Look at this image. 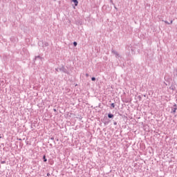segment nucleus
I'll return each instance as SVG.
<instances>
[{"label":"nucleus","mask_w":177,"mask_h":177,"mask_svg":"<svg viewBox=\"0 0 177 177\" xmlns=\"http://www.w3.org/2000/svg\"><path fill=\"white\" fill-rule=\"evenodd\" d=\"M59 71H60L61 73H64L65 74H68V71H67L64 68V66H62V67L59 68Z\"/></svg>","instance_id":"obj_1"},{"label":"nucleus","mask_w":177,"mask_h":177,"mask_svg":"<svg viewBox=\"0 0 177 177\" xmlns=\"http://www.w3.org/2000/svg\"><path fill=\"white\" fill-rule=\"evenodd\" d=\"M111 53L115 55V57H120V54L117 51L112 49Z\"/></svg>","instance_id":"obj_2"},{"label":"nucleus","mask_w":177,"mask_h":177,"mask_svg":"<svg viewBox=\"0 0 177 177\" xmlns=\"http://www.w3.org/2000/svg\"><path fill=\"white\" fill-rule=\"evenodd\" d=\"M174 106V108L172 109L171 113H174L175 114V113H176V110H177V105H176V104H175Z\"/></svg>","instance_id":"obj_3"},{"label":"nucleus","mask_w":177,"mask_h":177,"mask_svg":"<svg viewBox=\"0 0 177 177\" xmlns=\"http://www.w3.org/2000/svg\"><path fill=\"white\" fill-rule=\"evenodd\" d=\"M173 74H174V77L175 78H177V69L174 70Z\"/></svg>","instance_id":"obj_4"},{"label":"nucleus","mask_w":177,"mask_h":177,"mask_svg":"<svg viewBox=\"0 0 177 177\" xmlns=\"http://www.w3.org/2000/svg\"><path fill=\"white\" fill-rule=\"evenodd\" d=\"M73 2L75 3V6H78V0H73Z\"/></svg>","instance_id":"obj_5"},{"label":"nucleus","mask_w":177,"mask_h":177,"mask_svg":"<svg viewBox=\"0 0 177 177\" xmlns=\"http://www.w3.org/2000/svg\"><path fill=\"white\" fill-rule=\"evenodd\" d=\"M113 117H114V115L111 114V113H109L108 114V118H113Z\"/></svg>","instance_id":"obj_6"},{"label":"nucleus","mask_w":177,"mask_h":177,"mask_svg":"<svg viewBox=\"0 0 177 177\" xmlns=\"http://www.w3.org/2000/svg\"><path fill=\"white\" fill-rule=\"evenodd\" d=\"M43 160L44 162H46V161H48V159H46V156L45 155L43 156Z\"/></svg>","instance_id":"obj_7"},{"label":"nucleus","mask_w":177,"mask_h":177,"mask_svg":"<svg viewBox=\"0 0 177 177\" xmlns=\"http://www.w3.org/2000/svg\"><path fill=\"white\" fill-rule=\"evenodd\" d=\"M38 59H39L41 60V56L38 55V56L35 57V60H38Z\"/></svg>","instance_id":"obj_8"},{"label":"nucleus","mask_w":177,"mask_h":177,"mask_svg":"<svg viewBox=\"0 0 177 177\" xmlns=\"http://www.w3.org/2000/svg\"><path fill=\"white\" fill-rule=\"evenodd\" d=\"M165 23L166 24H172V21H171L170 23L168 22L167 21H165Z\"/></svg>","instance_id":"obj_9"},{"label":"nucleus","mask_w":177,"mask_h":177,"mask_svg":"<svg viewBox=\"0 0 177 177\" xmlns=\"http://www.w3.org/2000/svg\"><path fill=\"white\" fill-rule=\"evenodd\" d=\"M111 107H112L113 109H114V107H115V104L114 103H112V104H111Z\"/></svg>","instance_id":"obj_10"},{"label":"nucleus","mask_w":177,"mask_h":177,"mask_svg":"<svg viewBox=\"0 0 177 177\" xmlns=\"http://www.w3.org/2000/svg\"><path fill=\"white\" fill-rule=\"evenodd\" d=\"M77 45H78V44L77 43V41H74V42H73V46H77Z\"/></svg>","instance_id":"obj_11"},{"label":"nucleus","mask_w":177,"mask_h":177,"mask_svg":"<svg viewBox=\"0 0 177 177\" xmlns=\"http://www.w3.org/2000/svg\"><path fill=\"white\" fill-rule=\"evenodd\" d=\"M91 81H96V77H91Z\"/></svg>","instance_id":"obj_12"},{"label":"nucleus","mask_w":177,"mask_h":177,"mask_svg":"<svg viewBox=\"0 0 177 177\" xmlns=\"http://www.w3.org/2000/svg\"><path fill=\"white\" fill-rule=\"evenodd\" d=\"M1 164H6V161H5V160H3V161H1Z\"/></svg>","instance_id":"obj_13"},{"label":"nucleus","mask_w":177,"mask_h":177,"mask_svg":"<svg viewBox=\"0 0 177 177\" xmlns=\"http://www.w3.org/2000/svg\"><path fill=\"white\" fill-rule=\"evenodd\" d=\"M50 140H55V138L53 137L50 138Z\"/></svg>","instance_id":"obj_14"},{"label":"nucleus","mask_w":177,"mask_h":177,"mask_svg":"<svg viewBox=\"0 0 177 177\" xmlns=\"http://www.w3.org/2000/svg\"><path fill=\"white\" fill-rule=\"evenodd\" d=\"M55 71H59V68H55Z\"/></svg>","instance_id":"obj_15"},{"label":"nucleus","mask_w":177,"mask_h":177,"mask_svg":"<svg viewBox=\"0 0 177 177\" xmlns=\"http://www.w3.org/2000/svg\"><path fill=\"white\" fill-rule=\"evenodd\" d=\"M113 125H117V122H115L113 123Z\"/></svg>","instance_id":"obj_16"},{"label":"nucleus","mask_w":177,"mask_h":177,"mask_svg":"<svg viewBox=\"0 0 177 177\" xmlns=\"http://www.w3.org/2000/svg\"><path fill=\"white\" fill-rule=\"evenodd\" d=\"M47 176H50V174L48 173Z\"/></svg>","instance_id":"obj_17"},{"label":"nucleus","mask_w":177,"mask_h":177,"mask_svg":"<svg viewBox=\"0 0 177 177\" xmlns=\"http://www.w3.org/2000/svg\"><path fill=\"white\" fill-rule=\"evenodd\" d=\"M53 110H54V111H56V109H54Z\"/></svg>","instance_id":"obj_18"},{"label":"nucleus","mask_w":177,"mask_h":177,"mask_svg":"<svg viewBox=\"0 0 177 177\" xmlns=\"http://www.w3.org/2000/svg\"><path fill=\"white\" fill-rule=\"evenodd\" d=\"M86 77H88V74H86Z\"/></svg>","instance_id":"obj_19"},{"label":"nucleus","mask_w":177,"mask_h":177,"mask_svg":"<svg viewBox=\"0 0 177 177\" xmlns=\"http://www.w3.org/2000/svg\"><path fill=\"white\" fill-rule=\"evenodd\" d=\"M55 1H56V0H54Z\"/></svg>","instance_id":"obj_20"}]
</instances>
